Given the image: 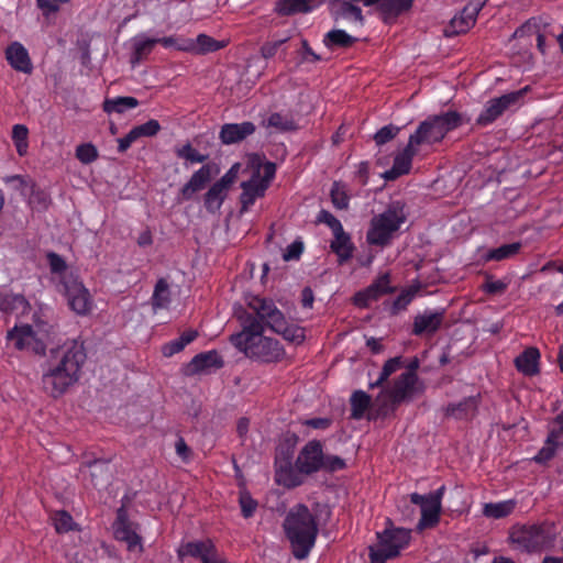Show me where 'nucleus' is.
<instances>
[{"label": "nucleus", "mask_w": 563, "mask_h": 563, "mask_svg": "<svg viewBox=\"0 0 563 563\" xmlns=\"http://www.w3.org/2000/svg\"><path fill=\"white\" fill-rule=\"evenodd\" d=\"M406 221L404 205L395 201L383 212L375 216L367 231L366 240L372 245L384 246Z\"/></svg>", "instance_id": "obj_6"}, {"label": "nucleus", "mask_w": 563, "mask_h": 563, "mask_svg": "<svg viewBox=\"0 0 563 563\" xmlns=\"http://www.w3.org/2000/svg\"><path fill=\"white\" fill-rule=\"evenodd\" d=\"M47 262L51 283L66 298L69 308L80 316L90 313L93 309V299L75 271L62 256L53 252L47 254Z\"/></svg>", "instance_id": "obj_2"}, {"label": "nucleus", "mask_w": 563, "mask_h": 563, "mask_svg": "<svg viewBox=\"0 0 563 563\" xmlns=\"http://www.w3.org/2000/svg\"><path fill=\"white\" fill-rule=\"evenodd\" d=\"M554 534L548 525H515L509 531V542L515 550L538 552L553 542Z\"/></svg>", "instance_id": "obj_9"}, {"label": "nucleus", "mask_w": 563, "mask_h": 563, "mask_svg": "<svg viewBox=\"0 0 563 563\" xmlns=\"http://www.w3.org/2000/svg\"><path fill=\"white\" fill-rule=\"evenodd\" d=\"M266 122L267 126L274 128L277 131H290L296 128L294 120L282 113H272Z\"/></svg>", "instance_id": "obj_45"}, {"label": "nucleus", "mask_w": 563, "mask_h": 563, "mask_svg": "<svg viewBox=\"0 0 563 563\" xmlns=\"http://www.w3.org/2000/svg\"><path fill=\"white\" fill-rule=\"evenodd\" d=\"M228 190L223 188V186L214 183L205 196V207L209 212H217L220 210Z\"/></svg>", "instance_id": "obj_35"}, {"label": "nucleus", "mask_w": 563, "mask_h": 563, "mask_svg": "<svg viewBox=\"0 0 563 563\" xmlns=\"http://www.w3.org/2000/svg\"><path fill=\"white\" fill-rule=\"evenodd\" d=\"M331 199L335 208L346 209L349 206V196L345 185L334 183L331 188Z\"/></svg>", "instance_id": "obj_46"}, {"label": "nucleus", "mask_w": 563, "mask_h": 563, "mask_svg": "<svg viewBox=\"0 0 563 563\" xmlns=\"http://www.w3.org/2000/svg\"><path fill=\"white\" fill-rule=\"evenodd\" d=\"M179 556H195L199 558L202 563H224L222 559H220L214 550L211 542H188L183 544L178 550Z\"/></svg>", "instance_id": "obj_20"}, {"label": "nucleus", "mask_w": 563, "mask_h": 563, "mask_svg": "<svg viewBox=\"0 0 563 563\" xmlns=\"http://www.w3.org/2000/svg\"><path fill=\"white\" fill-rule=\"evenodd\" d=\"M223 361L217 351H208L196 355L188 364L187 372L191 375L210 373L222 367Z\"/></svg>", "instance_id": "obj_21"}, {"label": "nucleus", "mask_w": 563, "mask_h": 563, "mask_svg": "<svg viewBox=\"0 0 563 563\" xmlns=\"http://www.w3.org/2000/svg\"><path fill=\"white\" fill-rule=\"evenodd\" d=\"M68 1L69 0H37V4L45 13H51L57 11L60 4Z\"/></svg>", "instance_id": "obj_64"}, {"label": "nucleus", "mask_w": 563, "mask_h": 563, "mask_svg": "<svg viewBox=\"0 0 563 563\" xmlns=\"http://www.w3.org/2000/svg\"><path fill=\"white\" fill-rule=\"evenodd\" d=\"M410 541V530L404 528H386L377 533V543L369 548L371 563H386L397 556Z\"/></svg>", "instance_id": "obj_10"}, {"label": "nucleus", "mask_w": 563, "mask_h": 563, "mask_svg": "<svg viewBox=\"0 0 563 563\" xmlns=\"http://www.w3.org/2000/svg\"><path fill=\"white\" fill-rule=\"evenodd\" d=\"M139 139L140 137L133 128L124 137L118 140L119 152H125Z\"/></svg>", "instance_id": "obj_63"}, {"label": "nucleus", "mask_w": 563, "mask_h": 563, "mask_svg": "<svg viewBox=\"0 0 563 563\" xmlns=\"http://www.w3.org/2000/svg\"><path fill=\"white\" fill-rule=\"evenodd\" d=\"M177 155L190 163H202L207 156L195 150L190 144H186L177 150Z\"/></svg>", "instance_id": "obj_53"}, {"label": "nucleus", "mask_w": 563, "mask_h": 563, "mask_svg": "<svg viewBox=\"0 0 563 563\" xmlns=\"http://www.w3.org/2000/svg\"><path fill=\"white\" fill-rule=\"evenodd\" d=\"M239 501H240L242 515L245 518H250L251 516H253V514L256 510L257 503L252 498L250 493H247L245 490L241 492Z\"/></svg>", "instance_id": "obj_54"}, {"label": "nucleus", "mask_w": 563, "mask_h": 563, "mask_svg": "<svg viewBox=\"0 0 563 563\" xmlns=\"http://www.w3.org/2000/svg\"><path fill=\"white\" fill-rule=\"evenodd\" d=\"M5 58L10 66L21 73L31 74L33 66L27 49L14 42L5 49Z\"/></svg>", "instance_id": "obj_22"}, {"label": "nucleus", "mask_w": 563, "mask_h": 563, "mask_svg": "<svg viewBox=\"0 0 563 563\" xmlns=\"http://www.w3.org/2000/svg\"><path fill=\"white\" fill-rule=\"evenodd\" d=\"M294 442L290 443V448L285 452L282 448L278 449L275 465L276 482L287 488L297 487L302 484L301 473L291 466Z\"/></svg>", "instance_id": "obj_14"}, {"label": "nucleus", "mask_w": 563, "mask_h": 563, "mask_svg": "<svg viewBox=\"0 0 563 563\" xmlns=\"http://www.w3.org/2000/svg\"><path fill=\"white\" fill-rule=\"evenodd\" d=\"M418 151L419 148L415 145L410 146V141L408 140L407 146L395 157L393 167L385 173V178L393 180L400 175L407 174L410 170L412 158Z\"/></svg>", "instance_id": "obj_24"}, {"label": "nucleus", "mask_w": 563, "mask_h": 563, "mask_svg": "<svg viewBox=\"0 0 563 563\" xmlns=\"http://www.w3.org/2000/svg\"><path fill=\"white\" fill-rule=\"evenodd\" d=\"M113 533L117 540L126 544V549L135 554L143 551L141 537L132 522L129 521L126 511L123 507L118 509L117 519L113 523Z\"/></svg>", "instance_id": "obj_15"}, {"label": "nucleus", "mask_w": 563, "mask_h": 563, "mask_svg": "<svg viewBox=\"0 0 563 563\" xmlns=\"http://www.w3.org/2000/svg\"><path fill=\"white\" fill-rule=\"evenodd\" d=\"M170 301V291L168 288V284L164 279H159L156 283L153 296H152V305L153 308L163 309L168 306Z\"/></svg>", "instance_id": "obj_42"}, {"label": "nucleus", "mask_w": 563, "mask_h": 563, "mask_svg": "<svg viewBox=\"0 0 563 563\" xmlns=\"http://www.w3.org/2000/svg\"><path fill=\"white\" fill-rule=\"evenodd\" d=\"M47 332L37 329L34 330L29 324L15 325L7 334V340L18 350H27L37 354L45 352V340Z\"/></svg>", "instance_id": "obj_12"}, {"label": "nucleus", "mask_w": 563, "mask_h": 563, "mask_svg": "<svg viewBox=\"0 0 563 563\" xmlns=\"http://www.w3.org/2000/svg\"><path fill=\"white\" fill-rule=\"evenodd\" d=\"M487 1L474 0L466 4L459 14L452 18L450 24L444 29V35L451 37L471 30L476 22L478 12Z\"/></svg>", "instance_id": "obj_16"}, {"label": "nucleus", "mask_w": 563, "mask_h": 563, "mask_svg": "<svg viewBox=\"0 0 563 563\" xmlns=\"http://www.w3.org/2000/svg\"><path fill=\"white\" fill-rule=\"evenodd\" d=\"M250 306L256 316H258L262 321H265L267 327H269L274 332L282 334L285 340L296 344L303 341V329L295 324H288L283 313L272 301L262 298H254Z\"/></svg>", "instance_id": "obj_8"}, {"label": "nucleus", "mask_w": 563, "mask_h": 563, "mask_svg": "<svg viewBox=\"0 0 563 563\" xmlns=\"http://www.w3.org/2000/svg\"><path fill=\"white\" fill-rule=\"evenodd\" d=\"M212 177V167L203 165L192 174L188 183L181 188V197L185 200L191 199L196 192L202 190Z\"/></svg>", "instance_id": "obj_25"}, {"label": "nucleus", "mask_w": 563, "mask_h": 563, "mask_svg": "<svg viewBox=\"0 0 563 563\" xmlns=\"http://www.w3.org/2000/svg\"><path fill=\"white\" fill-rule=\"evenodd\" d=\"M462 122L461 115L455 111L430 117L421 122L413 134L409 136L410 146L420 147L432 145L444 139V136Z\"/></svg>", "instance_id": "obj_7"}, {"label": "nucleus", "mask_w": 563, "mask_h": 563, "mask_svg": "<svg viewBox=\"0 0 563 563\" xmlns=\"http://www.w3.org/2000/svg\"><path fill=\"white\" fill-rule=\"evenodd\" d=\"M53 522L57 532H68L74 529V520L66 511H57L53 517Z\"/></svg>", "instance_id": "obj_51"}, {"label": "nucleus", "mask_w": 563, "mask_h": 563, "mask_svg": "<svg viewBox=\"0 0 563 563\" xmlns=\"http://www.w3.org/2000/svg\"><path fill=\"white\" fill-rule=\"evenodd\" d=\"M228 40H216L207 34H199L196 38H190L189 53L203 55L217 52L228 45Z\"/></svg>", "instance_id": "obj_28"}, {"label": "nucleus", "mask_w": 563, "mask_h": 563, "mask_svg": "<svg viewBox=\"0 0 563 563\" xmlns=\"http://www.w3.org/2000/svg\"><path fill=\"white\" fill-rule=\"evenodd\" d=\"M240 168V163L233 164L231 168L217 181V184L223 186L225 190H229L230 186L235 181Z\"/></svg>", "instance_id": "obj_60"}, {"label": "nucleus", "mask_w": 563, "mask_h": 563, "mask_svg": "<svg viewBox=\"0 0 563 563\" xmlns=\"http://www.w3.org/2000/svg\"><path fill=\"white\" fill-rule=\"evenodd\" d=\"M389 274L380 275L372 285L355 295L354 301L360 307H366L371 301L391 292Z\"/></svg>", "instance_id": "obj_19"}, {"label": "nucleus", "mask_w": 563, "mask_h": 563, "mask_svg": "<svg viewBox=\"0 0 563 563\" xmlns=\"http://www.w3.org/2000/svg\"><path fill=\"white\" fill-rule=\"evenodd\" d=\"M371 404V397L363 390L353 393L351 397L352 417L361 419L364 417Z\"/></svg>", "instance_id": "obj_41"}, {"label": "nucleus", "mask_w": 563, "mask_h": 563, "mask_svg": "<svg viewBox=\"0 0 563 563\" xmlns=\"http://www.w3.org/2000/svg\"><path fill=\"white\" fill-rule=\"evenodd\" d=\"M318 221L327 224L331 229L332 233H334L335 231L340 232L341 229L343 228L340 220H338L332 213L325 210L320 211L318 216Z\"/></svg>", "instance_id": "obj_58"}, {"label": "nucleus", "mask_w": 563, "mask_h": 563, "mask_svg": "<svg viewBox=\"0 0 563 563\" xmlns=\"http://www.w3.org/2000/svg\"><path fill=\"white\" fill-rule=\"evenodd\" d=\"M323 462V448L317 440L309 441L299 452L295 466L303 475L321 471Z\"/></svg>", "instance_id": "obj_17"}, {"label": "nucleus", "mask_w": 563, "mask_h": 563, "mask_svg": "<svg viewBox=\"0 0 563 563\" xmlns=\"http://www.w3.org/2000/svg\"><path fill=\"white\" fill-rule=\"evenodd\" d=\"M240 168V163L233 164L231 168L217 181V184L223 186L225 190H229L230 186L235 181Z\"/></svg>", "instance_id": "obj_59"}, {"label": "nucleus", "mask_w": 563, "mask_h": 563, "mask_svg": "<svg viewBox=\"0 0 563 563\" xmlns=\"http://www.w3.org/2000/svg\"><path fill=\"white\" fill-rule=\"evenodd\" d=\"M303 251L302 242L295 241L289 244L283 253V258L286 262L298 260Z\"/></svg>", "instance_id": "obj_61"}, {"label": "nucleus", "mask_w": 563, "mask_h": 563, "mask_svg": "<svg viewBox=\"0 0 563 563\" xmlns=\"http://www.w3.org/2000/svg\"><path fill=\"white\" fill-rule=\"evenodd\" d=\"M331 250L336 254L339 263H344L352 257L354 245L351 236L342 228L340 232L333 233V240L330 244Z\"/></svg>", "instance_id": "obj_30"}, {"label": "nucleus", "mask_w": 563, "mask_h": 563, "mask_svg": "<svg viewBox=\"0 0 563 563\" xmlns=\"http://www.w3.org/2000/svg\"><path fill=\"white\" fill-rule=\"evenodd\" d=\"M12 142L15 146L16 153L20 156H25L29 151V129L24 124H15L12 126Z\"/></svg>", "instance_id": "obj_39"}, {"label": "nucleus", "mask_w": 563, "mask_h": 563, "mask_svg": "<svg viewBox=\"0 0 563 563\" xmlns=\"http://www.w3.org/2000/svg\"><path fill=\"white\" fill-rule=\"evenodd\" d=\"M244 170L250 174V179L241 184L240 201L242 211H247L256 199L264 197L275 177L276 165L258 154H250L246 156Z\"/></svg>", "instance_id": "obj_5"}, {"label": "nucleus", "mask_w": 563, "mask_h": 563, "mask_svg": "<svg viewBox=\"0 0 563 563\" xmlns=\"http://www.w3.org/2000/svg\"><path fill=\"white\" fill-rule=\"evenodd\" d=\"M264 324L265 321L256 316L240 333L232 335L231 342L249 357L263 362L278 361L284 355V349L277 340L263 335Z\"/></svg>", "instance_id": "obj_3"}, {"label": "nucleus", "mask_w": 563, "mask_h": 563, "mask_svg": "<svg viewBox=\"0 0 563 563\" xmlns=\"http://www.w3.org/2000/svg\"><path fill=\"white\" fill-rule=\"evenodd\" d=\"M255 132V125L252 122L228 123L221 128L220 139L224 144H234L243 141Z\"/></svg>", "instance_id": "obj_23"}, {"label": "nucleus", "mask_w": 563, "mask_h": 563, "mask_svg": "<svg viewBox=\"0 0 563 563\" xmlns=\"http://www.w3.org/2000/svg\"><path fill=\"white\" fill-rule=\"evenodd\" d=\"M401 364H402L401 357H399V356L388 360L384 364L377 380L375 383L371 384V386L374 387V386H379L380 384H383L385 380H387V378L391 374H394L401 367Z\"/></svg>", "instance_id": "obj_49"}, {"label": "nucleus", "mask_w": 563, "mask_h": 563, "mask_svg": "<svg viewBox=\"0 0 563 563\" xmlns=\"http://www.w3.org/2000/svg\"><path fill=\"white\" fill-rule=\"evenodd\" d=\"M412 2L413 0H375L374 4L378 5V9L384 14L385 20H388L409 10Z\"/></svg>", "instance_id": "obj_33"}, {"label": "nucleus", "mask_w": 563, "mask_h": 563, "mask_svg": "<svg viewBox=\"0 0 563 563\" xmlns=\"http://www.w3.org/2000/svg\"><path fill=\"white\" fill-rule=\"evenodd\" d=\"M443 493L444 486H441L428 495L417 493L410 495L411 503L421 507V519L418 523L420 530L433 527L439 522Z\"/></svg>", "instance_id": "obj_13"}, {"label": "nucleus", "mask_w": 563, "mask_h": 563, "mask_svg": "<svg viewBox=\"0 0 563 563\" xmlns=\"http://www.w3.org/2000/svg\"><path fill=\"white\" fill-rule=\"evenodd\" d=\"M514 509V500H504L499 503L485 504L483 508V514L488 518L499 519L510 515Z\"/></svg>", "instance_id": "obj_38"}, {"label": "nucleus", "mask_w": 563, "mask_h": 563, "mask_svg": "<svg viewBox=\"0 0 563 563\" xmlns=\"http://www.w3.org/2000/svg\"><path fill=\"white\" fill-rule=\"evenodd\" d=\"M98 150L92 143H84L76 148V158L82 164H90L98 158Z\"/></svg>", "instance_id": "obj_47"}, {"label": "nucleus", "mask_w": 563, "mask_h": 563, "mask_svg": "<svg viewBox=\"0 0 563 563\" xmlns=\"http://www.w3.org/2000/svg\"><path fill=\"white\" fill-rule=\"evenodd\" d=\"M477 407V399L475 397H470L465 399L463 402L456 405H450L448 408V413L455 418H467L473 415Z\"/></svg>", "instance_id": "obj_43"}, {"label": "nucleus", "mask_w": 563, "mask_h": 563, "mask_svg": "<svg viewBox=\"0 0 563 563\" xmlns=\"http://www.w3.org/2000/svg\"><path fill=\"white\" fill-rule=\"evenodd\" d=\"M353 41H354V38L351 35H349L343 30L330 31L325 35V38H324V43L329 47H333V46H342V47L350 46L353 43Z\"/></svg>", "instance_id": "obj_44"}, {"label": "nucleus", "mask_w": 563, "mask_h": 563, "mask_svg": "<svg viewBox=\"0 0 563 563\" xmlns=\"http://www.w3.org/2000/svg\"><path fill=\"white\" fill-rule=\"evenodd\" d=\"M197 336V331L188 330L184 332L178 339L172 340L162 346V353L165 357H170L176 353H179L192 342Z\"/></svg>", "instance_id": "obj_34"}, {"label": "nucleus", "mask_w": 563, "mask_h": 563, "mask_svg": "<svg viewBox=\"0 0 563 563\" xmlns=\"http://www.w3.org/2000/svg\"><path fill=\"white\" fill-rule=\"evenodd\" d=\"M540 353L536 347L526 349L515 360L516 367L525 375L532 376L539 371Z\"/></svg>", "instance_id": "obj_31"}, {"label": "nucleus", "mask_w": 563, "mask_h": 563, "mask_svg": "<svg viewBox=\"0 0 563 563\" xmlns=\"http://www.w3.org/2000/svg\"><path fill=\"white\" fill-rule=\"evenodd\" d=\"M346 463L343 459L338 455H325L323 454L322 468L327 472H336L345 468Z\"/></svg>", "instance_id": "obj_56"}, {"label": "nucleus", "mask_w": 563, "mask_h": 563, "mask_svg": "<svg viewBox=\"0 0 563 563\" xmlns=\"http://www.w3.org/2000/svg\"><path fill=\"white\" fill-rule=\"evenodd\" d=\"M423 388V384L419 380L417 374L413 373V369H408L397 378L388 395L378 397L377 402H384L385 398L390 400V405L382 404L379 406L378 415H388L397 404L422 393Z\"/></svg>", "instance_id": "obj_11"}, {"label": "nucleus", "mask_w": 563, "mask_h": 563, "mask_svg": "<svg viewBox=\"0 0 563 563\" xmlns=\"http://www.w3.org/2000/svg\"><path fill=\"white\" fill-rule=\"evenodd\" d=\"M331 9L336 18H342L358 23H362L363 21L362 10L349 1L334 0L331 3Z\"/></svg>", "instance_id": "obj_32"}, {"label": "nucleus", "mask_w": 563, "mask_h": 563, "mask_svg": "<svg viewBox=\"0 0 563 563\" xmlns=\"http://www.w3.org/2000/svg\"><path fill=\"white\" fill-rule=\"evenodd\" d=\"M400 129L398 126H395V125H386V126H383L380 130H378L374 136L375 139V142L378 144V145H383L387 142H389L390 140H393L398 133H399Z\"/></svg>", "instance_id": "obj_55"}, {"label": "nucleus", "mask_w": 563, "mask_h": 563, "mask_svg": "<svg viewBox=\"0 0 563 563\" xmlns=\"http://www.w3.org/2000/svg\"><path fill=\"white\" fill-rule=\"evenodd\" d=\"M507 288V283L500 279H487L483 285V289L488 294H501Z\"/></svg>", "instance_id": "obj_62"}, {"label": "nucleus", "mask_w": 563, "mask_h": 563, "mask_svg": "<svg viewBox=\"0 0 563 563\" xmlns=\"http://www.w3.org/2000/svg\"><path fill=\"white\" fill-rule=\"evenodd\" d=\"M443 313L434 311H426L417 316L413 322V333L417 335L432 334L442 324Z\"/></svg>", "instance_id": "obj_27"}, {"label": "nucleus", "mask_w": 563, "mask_h": 563, "mask_svg": "<svg viewBox=\"0 0 563 563\" xmlns=\"http://www.w3.org/2000/svg\"><path fill=\"white\" fill-rule=\"evenodd\" d=\"M159 44V40L157 38H151L144 34H140L135 36L132 40L133 51H134V58L141 59L147 54H150L153 49V47Z\"/></svg>", "instance_id": "obj_40"}, {"label": "nucleus", "mask_w": 563, "mask_h": 563, "mask_svg": "<svg viewBox=\"0 0 563 563\" xmlns=\"http://www.w3.org/2000/svg\"><path fill=\"white\" fill-rule=\"evenodd\" d=\"M87 358L84 343L73 340L53 352L43 371V389L52 397L64 395L80 378L81 367Z\"/></svg>", "instance_id": "obj_1"}, {"label": "nucleus", "mask_w": 563, "mask_h": 563, "mask_svg": "<svg viewBox=\"0 0 563 563\" xmlns=\"http://www.w3.org/2000/svg\"><path fill=\"white\" fill-rule=\"evenodd\" d=\"M284 529L289 539L294 555L302 560L308 556L318 534L316 518L303 505H296L287 514Z\"/></svg>", "instance_id": "obj_4"}, {"label": "nucleus", "mask_w": 563, "mask_h": 563, "mask_svg": "<svg viewBox=\"0 0 563 563\" xmlns=\"http://www.w3.org/2000/svg\"><path fill=\"white\" fill-rule=\"evenodd\" d=\"M159 44L165 48H175L177 51L189 53L190 38L184 36L158 37Z\"/></svg>", "instance_id": "obj_48"}, {"label": "nucleus", "mask_w": 563, "mask_h": 563, "mask_svg": "<svg viewBox=\"0 0 563 563\" xmlns=\"http://www.w3.org/2000/svg\"><path fill=\"white\" fill-rule=\"evenodd\" d=\"M419 291V286H410L404 289L394 301V309H405Z\"/></svg>", "instance_id": "obj_52"}, {"label": "nucleus", "mask_w": 563, "mask_h": 563, "mask_svg": "<svg viewBox=\"0 0 563 563\" xmlns=\"http://www.w3.org/2000/svg\"><path fill=\"white\" fill-rule=\"evenodd\" d=\"M134 130L137 133L139 137H150L156 135L159 132L161 125L158 121L150 120L141 125L134 126Z\"/></svg>", "instance_id": "obj_57"}, {"label": "nucleus", "mask_w": 563, "mask_h": 563, "mask_svg": "<svg viewBox=\"0 0 563 563\" xmlns=\"http://www.w3.org/2000/svg\"><path fill=\"white\" fill-rule=\"evenodd\" d=\"M563 449V438L559 435V433L551 430L547 437L544 445L539 450V452L533 456V461L539 464H544L554 455Z\"/></svg>", "instance_id": "obj_29"}, {"label": "nucleus", "mask_w": 563, "mask_h": 563, "mask_svg": "<svg viewBox=\"0 0 563 563\" xmlns=\"http://www.w3.org/2000/svg\"><path fill=\"white\" fill-rule=\"evenodd\" d=\"M139 106V101L134 97H117L112 99H106L103 102V110L107 113H124L130 109H134Z\"/></svg>", "instance_id": "obj_36"}, {"label": "nucleus", "mask_w": 563, "mask_h": 563, "mask_svg": "<svg viewBox=\"0 0 563 563\" xmlns=\"http://www.w3.org/2000/svg\"><path fill=\"white\" fill-rule=\"evenodd\" d=\"M301 0H280L277 3V11L280 14L288 15L297 12H307V7Z\"/></svg>", "instance_id": "obj_50"}, {"label": "nucleus", "mask_w": 563, "mask_h": 563, "mask_svg": "<svg viewBox=\"0 0 563 563\" xmlns=\"http://www.w3.org/2000/svg\"><path fill=\"white\" fill-rule=\"evenodd\" d=\"M521 249V243L515 242L510 244H505L499 247L488 250L484 255L483 258L485 261H504L507 258L514 257Z\"/></svg>", "instance_id": "obj_37"}, {"label": "nucleus", "mask_w": 563, "mask_h": 563, "mask_svg": "<svg viewBox=\"0 0 563 563\" xmlns=\"http://www.w3.org/2000/svg\"><path fill=\"white\" fill-rule=\"evenodd\" d=\"M29 309L30 305L22 295H15L0 288V311L22 316L25 314Z\"/></svg>", "instance_id": "obj_26"}, {"label": "nucleus", "mask_w": 563, "mask_h": 563, "mask_svg": "<svg viewBox=\"0 0 563 563\" xmlns=\"http://www.w3.org/2000/svg\"><path fill=\"white\" fill-rule=\"evenodd\" d=\"M522 96L521 91L506 93L498 98L489 100L482 113L477 118V122L482 125H487L495 121L503 112L510 106L516 103Z\"/></svg>", "instance_id": "obj_18"}]
</instances>
